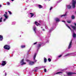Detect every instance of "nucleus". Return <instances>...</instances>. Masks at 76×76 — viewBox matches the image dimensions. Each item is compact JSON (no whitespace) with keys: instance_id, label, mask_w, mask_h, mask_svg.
Returning <instances> with one entry per match:
<instances>
[{"instance_id":"obj_1","label":"nucleus","mask_w":76,"mask_h":76,"mask_svg":"<svg viewBox=\"0 0 76 76\" xmlns=\"http://www.w3.org/2000/svg\"><path fill=\"white\" fill-rule=\"evenodd\" d=\"M76 0H72V6L73 8L76 7Z\"/></svg>"},{"instance_id":"obj_2","label":"nucleus","mask_w":76,"mask_h":76,"mask_svg":"<svg viewBox=\"0 0 76 76\" xmlns=\"http://www.w3.org/2000/svg\"><path fill=\"white\" fill-rule=\"evenodd\" d=\"M4 48L6 50H10V47L9 45H6L4 46Z\"/></svg>"},{"instance_id":"obj_3","label":"nucleus","mask_w":76,"mask_h":76,"mask_svg":"<svg viewBox=\"0 0 76 76\" xmlns=\"http://www.w3.org/2000/svg\"><path fill=\"white\" fill-rule=\"evenodd\" d=\"M42 43L41 42H39V43L37 46V47L38 50H39V48L41 47V45H42Z\"/></svg>"},{"instance_id":"obj_4","label":"nucleus","mask_w":76,"mask_h":76,"mask_svg":"<svg viewBox=\"0 0 76 76\" xmlns=\"http://www.w3.org/2000/svg\"><path fill=\"white\" fill-rule=\"evenodd\" d=\"M72 40H71V41H70L69 43L68 49H70V48L72 47Z\"/></svg>"},{"instance_id":"obj_5","label":"nucleus","mask_w":76,"mask_h":76,"mask_svg":"<svg viewBox=\"0 0 76 76\" xmlns=\"http://www.w3.org/2000/svg\"><path fill=\"white\" fill-rule=\"evenodd\" d=\"M36 56H37V53H36L34 54V56L33 57V60L35 63H36V62H37V60L35 59V58H36Z\"/></svg>"},{"instance_id":"obj_6","label":"nucleus","mask_w":76,"mask_h":76,"mask_svg":"<svg viewBox=\"0 0 76 76\" xmlns=\"http://www.w3.org/2000/svg\"><path fill=\"white\" fill-rule=\"evenodd\" d=\"M75 74H76V73L71 72H69L67 73L68 75H75Z\"/></svg>"},{"instance_id":"obj_7","label":"nucleus","mask_w":76,"mask_h":76,"mask_svg":"<svg viewBox=\"0 0 76 76\" xmlns=\"http://www.w3.org/2000/svg\"><path fill=\"white\" fill-rule=\"evenodd\" d=\"M5 64H6V61H2L1 65L4 66Z\"/></svg>"},{"instance_id":"obj_8","label":"nucleus","mask_w":76,"mask_h":76,"mask_svg":"<svg viewBox=\"0 0 76 76\" xmlns=\"http://www.w3.org/2000/svg\"><path fill=\"white\" fill-rule=\"evenodd\" d=\"M5 14H4L3 16H4L6 19H7L8 18V16L7 15V12H5Z\"/></svg>"},{"instance_id":"obj_9","label":"nucleus","mask_w":76,"mask_h":76,"mask_svg":"<svg viewBox=\"0 0 76 76\" xmlns=\"http://www.w3.org/2000/svg\"><path fill=\"white\" fill-rule=\"evenodd\" d=\"M34 24H35L36 25H37V26H38L39 25H41L40 24H39V23H38V22L37 21L35 22Z\"/></svg>"},{"instance_id":"obj_10","label":"nucleus","mask_w":76,"mask_h":76,"mask_svg":"<svg viewBox=\"0 0 76 76\" xmlns=\"http://www.w3.org/2000/svg\"><path fill=\"white\" fill-rule=\"evenodd\" d=\"M29 65H33L34 64V62L31 61L29 62Z\"/></svg>"},{"instance_id":"obj_11","label":"nucleus","mask_w":76,"mask_h":76,"mask_svg":"<svg viewBox=\"0 0 76 76\" xmlns=\"http://www.w3.org/2000/svg\"><path fill=\"white\" fill-rule=\"evenodd\" d=\"M3 36L0 35V41H3Z\"/></svg>"},{"instance_id":"obj_12","label":"nucleus","mask_w":76,"mask_h":76,"mask_svg":"<svg viewBox=\"0 0 76 76\" xmlns=\"http://www.w3.org/2000/svg\"><path fill=\"white\" fill-rule=\"evenodd\" d=\"M67 7L69 9H70L72 8V6L70 5H67Z\"/></svg>"},{"instance_id":"obj_13","label":"nucleus","mask_w":76,"mask_h":76,"mask_svg":"<svg viewBox=\"0 0 76 76\" xmlns=\"http://www.w3.org/2000/svg\"><path fill=\"white\" fill-rule=\"evenodd\" d=\"M71 26L72 28L74 29V30H76V27L75 26H73L72 25Z\"/></svg>"},{"instance_id":"obj_14","label":"nucleus","mask_w":76,"mask_h":76,"mask_svg":"<svg viewBox=\"0 0 76 76\" xmlns=\"http://www.w3.org/2000/svg\"><path fill=\"white\" fill-rule=\"evenodd\" d=\"M55 20L56 21V22H58L59 21H60V19L57 18H56V19Z\"/></svg>"},{"instance_id":"obj_15","label":"nucleus","mask_w":76,"mask_h":76,"mask_svg":"<svg viewBox=\"0 0 76 76\" xmlns=\"http://www.w3.org/2000/svg\"><path fill=\"white\" fill-rule=\"evenodd\" d=\"M67 16V12H66L64 15H61V17H63V16Z\"/></svg>"},{"instance_id":"obj_16","label":"nucleus","mask_w":76,"mask_h":76,"mask_svg":"<svg viewBox=\"0 0 76 76\" xmlns=\"http://www.w3.org/2000/svg\"><path fill=\"white\" fill-rule=\"evenodd\" d=\"M75 16L74 15H72L71 17V18L72 19H75Z\"/></svg>"},{"instance_id":"obj_17","label":"nucleus","mask_w":76,"mask_h":76,"mask_svg":"<svg viewBox=\"0 0 76 76\" xmlns=\"http://www.w3.org/2000/svg\"><path fill=\"white\" fill-rule=\"evenodd\" d=\"M30 15H31V17L32 18V17H33L34 16V14L32 13H30Z\"/></svg>"},{"instance_id":"obj_18","label":"nucleus","mask_w":76,"mask_h":76,"mask_svg":"<svg viewBox=\"0 0 76 76\" xmlns=\"http://www.w3.org/2000/svg\"><path fill=\"white\" fill-rule=\"evenodd\" d=\"M33 28H34V31L35 33H36V27H34Z\"/></svg>"},{"instance_id":"obj_19","label":"nucleus","mask_w":76,"mask_h":76,"mask_svg":"<svg viewBox=\"0 0 76 76\" xmlns=\"http://www.w3.org/2000/svg\"><path fill=\"white\" fill-rule=\"evenodd\" d=\"M72 36H73V37H76V34H75V33H74V34H73Z\"/></svg>"},{"instance_id":"obj_20","label":"nucleus","mask_w":76,"mask_h":76,"mask_svg":"<svg viewBox=\"0 0 76 76\" xmlns=\"http://www.w3.org/2000/svg\"><path fill=\"white\" fill-rule=\"evenodd\" d=\"M38 7H39V8L40 9L42 8V5H38Z\"/></svg>"},{"instance_id":"obj_21","label":"nucleus","mask_w":76,"mask_h":76,"mask_svg":"<svg viewBox=\"0 0 76 76\" xmlns=\"http://www.w3.org/2000/svg\"><path fill=\"white\" fill-rule=\"evenodd\" d=\"M24 61V59H23L20 62V63H22Z\"/></svg>"},{"instance_id":"obj_22","label":"nucleus","mask_w":76,"mask_h":76,"mask_svg":"<svg viewBox=\"0 0 76 76\" xmlns=\"http://www.w3.org/2000/svg\"><path fill=\"white\" fill-rule=\"evenodd\" d=\"M25 45H22L21 46V48H25Z\"/></svg>"},{"instance_id":"obj_23","label":"nucleus","mask_w":76,"mask_h":76,"mask_svg":"<svg viewBox=\"0 0 76 76\" xmlns=\"http://www.w3.org/2000/svg\"><path fill=\"white\" fill-rule=\"evenodd\" d=\"M44 62H45V63H46V62H47V58H45L44 59Z\"/></svg>"},{"instance_id":"obj_24","label":"nucleus","mask_w":76,"mask_h":76,"mask_svg":"<svg viewBox=\"0 0 76 76\" xmlns=\"http://www.w3.org/2000/svg\"><path fill=\"white\" fill-rule=\"evenodd\" d=\"M66 25L67 26V27H68V28H69V29H70V30H71V28H70V27L68 25L66 24Z\"/></svg>"},{"instance_id":"obj_25","label":"nucleus","mask_w":76,"mask_h":76,"mask_svg":"<svg viewBox=\"0 0 76 76\" xmlns=\"http://www.w3.org/2000/svg\"><path fill=\"white\" fill-rule=\"evenodd\" d=\"M24 64H26V63L23 62L21 64V65H22H22H24Z\"/></svg>"},{"instance_id":"obj_26","label":"nucleus","mask_w":76,"mask_h":76,"mask_svg":"<svg viewBox=\"0 0 76 76\" xmlns=\"http://www.w3.org/2000/svg\"><path fill=\"white\" fill-rule=\"evenodd\" d=\"M70 56V54H66V55L65 56V57H67V56Z\"/></svg>"},{"instance_id":"obj_27","label":"nucleus","mask_w":76,"mask_h":76,"mask_svg":"<svg viewBox=\"0 0 76 76\" xmlns=\"http://www.w3.org/2000/svg\"><path fill=\"white\" fill-rule=\"evenodd\" d=\"M2 19H3V17H1L0 19V22H2Z\"/></svg>"},{"instance_id":"obj_28","label":"nucleus","mask_w":76,"mask_h":76,"mask_svg":"<svg viewBox=\"0 0 76 76\" xmlns=\"http://www.w3.org/2000/svg\"><path fill=\"white\" fill-rule=\"evenodd\" d=\"M59 73H62V72H58L56 73V74H59Z\"/></svg>"},{"instance_id":"obj_29","label":"nucleus","mask_w":76,"mask_h":76,"mask_svg":"<svg viewBox=\"0 0 76 76\" xmlns=\"http://www.w3.org/2000/svg\"><path fill=\"white\" fill-rule=\"evenodd\" d=\"M48 61H49V62H50V61H51V59H50V58H48Z\"/></svg>"},{"instance_id":"obj_30","label":"nucleus","mask_w":76,"mask_h":76,"mask_svg":"<svg viewBox=\"0 0 76 76\" xmlns=\"http://www.w3.org/2000/svg\"><path fill=\"white\" fill-rule=\"evenodd\" d=\"M67 22L68 23H70L71 22V21H67Z\"/></svg>"},{"instance_id":"obj_31","label":"nucleus","mask_w":76,"mask_h":76,"mask_svg":"<svg viewBox=\"0 0 76 76\" xmlns=\"http://www.w3.org/2000/svg\"><path fill=\"white\" fill-rule=\"evenodd\" d=\"M8 12H9V13L10 14V15H12V12H11V11H8Z\"/></svg>"},{"instance_id":"obj_32","label":"nucleus","mask_w":76,"mask_h":76,"mask_svg":"<svg viewBox=\"0 0 76 76\" xmlns=\"http://www.w3.org/2000/svg\"><path fill=\"white\" fill-rule=\"evenodd\" d=\"M44 71H45V72H47V69H44Z\"/></svg>"},{"instance_id":"obj_33","label":"nucleus","mask_w":76,"mask_h":76,"mask_svg":"<svg viewBox=\"0 0 76 76\" xmlns=\"http://www.w3.org/2000/svg\"><path fill=\"white\" fill-rule=\"evenodd\" d=\"M7 4L8 5H9L10 4V3H9V2H7Z\"/></svg>"},{"instance_id":"obj_34","label":"nucleus","mask_w":76,"mask_h":76,"mask_svg":"<svg viewBox=\"0 0 76 76\" xmlns=\"http://www.w3.org/2000/svg\"><path fill=\"white\" fill-rule=\"evenodd\" d=\"M53 9V7H50V10H51V9Z\"/></svg>"},{"instance_id":"obj_35","label":"nucleus","mask_w":76,"mask_h":76,"mask_svg":"<svg viewBox=\"0 0 76 76\" xmlns=\"http://www.w3.org/2000/svg\"><path fill=\"white\" fill-rule=\"evenodd\" d=\"M62 56V55H60L58 56V57H61Z\"/></svg>"},{"instance_id":"obj_36","label":"nucleus","mask_w":76,"mask_h":76,"mask_svg":"<svg viewBox=\"0 0 76 76\" xmlns=\"http://www.w3.org/2000/svg\"><path fill=\"white\" fill-rule=\"evenodd\" d=\"M35 68L37 69H36L37 70H38L39 69V68H38V67H36Z\"/></svg>"},{"instance_id":"obj_37","label":"nucleus","mask_w":76,"mask_h":76,"mask_svg":"<svg viewBox=\"0 0 76 76\" xmlns=\"http://www.w3.org/2000/svg\"><path fill=\"white\" fill-rule=\"evenodd\" d=\"M37 44V42H36L34 44V45H35V44Z\"/></svg>"},{"instance_id":"obj_38","label":"nucleus","mask_w":76,"mask_h":76,"mask_svg":"<svg viewBox=\"0 0 76 76\" xmlns=\"http://www.w3.org/2000/svg\"><path fill=\"white\" fill-rule=\"evenodd\" d=\"M6 18L4 19L3 20L4 22L5 21H6Z\"/></svg>"},{"instance_id":"obj_39","label":"nucleus","mask_w":76,"mask_h":76,"mask_svg":"<svg viewBox=\"0 0 76 76\" xmlns=\"http://www.w3.org/2000/svg\"><path fill=\"white\" fill-rule=\"evenodd\" d=\"M5 76H7V73L6 72L5 74Z\"/></svg>"},{"instance_id":"obj_40","label":"nucleus","mask_w":76,"mask_h":76,"mask_svg":"<svg viewBox=\"0 0 76 76\" xmlns=\"http://www.w3.org/2000/svg\"><path fill=\"white\" fill-rule=\"evenodd\" d=\"M37 70V69H35V70H35V72H36Z\"/></svg>"},{"instance_id":"obj_41","label":"nucleus","mask_w":76,"mask_h":76,"mask_svg":"<svg viewBox=\"0 0 76 76\" xmlns=\"http://www.w3.org/2000/svg\"><path fill=\"white\" fill-rule=\"evenodd\" d=\"M62 22H65V21H64V20H63L62 21Z\"/></svg>"},{"instance_id":"obj_42","label":"nucleus","mask_w":76,"mask_h":76,"mask_svg":"<svg viewBox=\"0 0 76 76\" xmlns=\"http://www.w3.org/2000/svg\"><path fill=\"white\" fill-rule=\"evenodd\" d=\"M1 7V5L0 4V7Z\"/></svg>"},{"instance_id":"obj_43","label":"nucleus","mask_w":76,"mask_h":76,"mask_svg":"<svg viewBox=\"0 0 76 76\" xmlns=\"http://www.w3.org/2000/svg\"><path fill=\"white\" fill-rule=\"evenodd\" d=\"M42 30L43 31H45V30L44 29H42Z\"/></svg>"},{"instance_id":"obj_44","label":"nucleus","mask_w":76,"mask_h":76,"mask_svg":"<svg viewBox=\"0 0 76 76\" xmlns=\"http://www.w3.org/2000/svg\"><path fill=\"white\" fill-rule=\"evenodd\" d=\"M11 1H14V0H11Z\"/></svg>"},{"instance_id":"obj_45","label":"nucleus","mask_w":76,"mask_h":76,"mask_svg":"<svg viewBox=\"0 0 76 76\" xmlns=\"http://www.w3.org/2000/svg\"><path fill=\"white\" fill-rule=\"evenodd\" d=\"M27 61H29V60H27Z\"/></svg>"},{"instance_id":"obj_46","label":"nucleus","mask_w":76,"mask_h":76,"mask_svg":"<svg viewBox=\"0 0 76 76\" xmlns=\"http://www.w3.org/2000/svg\"><path fill=\"white\" fill-rule=\"evenodd\" d=\"M49 0V1H50V0Z\"/></svg>"}]
</instances>
